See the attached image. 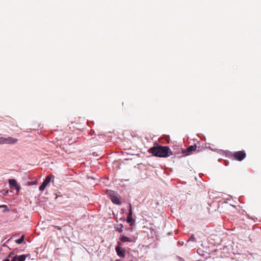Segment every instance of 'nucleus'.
I'll return each instance as SVG.
<instances>
[{
  "label": "nucleus",
  "instance_id": "1a4fd4ad",
  "mask_svg": "<svg viewBox=\"0 0 261 261\" xmlns=\"http://www.w3.org/2000/svg\"><path fill=\"white\" fill-rule=\"evenodd\" d=\"M27 255L23 254L21 255H15L14 256L11 261H24Z\"/></svg>",
  "mask_w": 261,
  "mask_h": 261
},
{
  "label": "nucleus",
  "instance_id": "4468645a",
  "mask_svg": "<svg viewBox=\"0 0 261 261\" xmlns=\"http://www.w3.org/2000/svg\"><path fill=\"white\" fill-rule=\"evenodd\" d=\"M0 207H4L3 212H6L9 211V210L7 208V206L5 205H1Z\"/></svg>",
  "mask_w": 261,
  "mask_h": 261
},
{
  "label": "nucleus",
  "instance_id": "7ed1b4c3",
  "mask_svg": "<svg viewBox=\"0 0 261 261\" xmlns=\"http://www.w3.org/2000/svg\"><path fill=\"white\" fill-rule=\"evenodd\" d=\"M246 154L244 150L236 151L233 153H231L230 155V158L233 160L238 161H242L246 158Z\"/></svg>",
  "mask_w": 261,
  "mask_h": 261
},
{
  "label": "nucleus",
  "instance_id": "39448f33",
  "mask_svg": "<svg viewBox=\"0 0 261 261\" xmlns=\"http://www.w3.org/2000/svg\"><path fill=\"white\" fill-rule=\"evenodd\" d=\"M53 175H49L46 177L42 185L39 187V190L41 191H43L48 184L50 182Z\"/></svg>",
  "mask_w": 261,
  "mask_h": 261
},
{
  "label": "nucleus",
  "instance_id": "9b49d317",
  "mask_svg": "<svg viewBox=\"0 0 261 261\" xmlns=\"http://www.w3.org/2000/svg\"><path fill=\"white\" fill-rule=\"evenodd\" d=\"M120 240L122 242H133V241H132L131 238H128V237H126V236H122L120 238Z\"/></svg>",
  "mask_w": 261,
  "mask_h": 261
},
{
  "label": "nucleus",
  "instance_id": "20e7f679",
  "mask_svg": "<svg viewBox=\"0 0 261 261\" xmlns=\"http://www.w3.org/2000/svg\"><path fill=\"white\" fill-rule=\"evenodd\" d=\"M18 141L16 138L8 137L7 138L0 137V144H14Z\"/></svg>",
  "mask_w": 261,
  "mask_h": 261
},
{
  "label": "nucleus",
  "instance_id": "2eb2a0df",
  "mask_svg": "<svg viewBox=\"0 0 261 261\" xmlns=\"http://www.w3.org/2000/svg\"><path fill=\"white\" fill-rule=\"evenodd\" d=\"M120 228H117V230L119 232H122L123 231V225L122 224H120Z\"/></svg>",
  "mask_w": 261,
  "mask_h": 261
},
{
  "label": "nucleus",
  "instance_id": "f3484780",
  "mask_svg": "<svg viewBox=\"0 0 261 261\" xmlns=\"http://www.w3.org/2000/svg\"><path fill=\"white\" fill-rule=\"evenodd\" d=\"M55 227L57 228L59 230H61V228L60 226H55Z\"/></svg>",
  "mask_w": 261,
  "mask_h": 261
},
{
  "label": "nucleus",
  "instance_id": "f03ea898",
  "mask_svg": "<svg viewBox=\"0 0 261 261\" xmlns=\"http://www.w3.org/2000/svg\"><path fill=\"white\" fill-rule=\"evenodd\" d=\"M107 194L114 204L118 205L121 204V197L117 193L112 190H108Z\"/></svg>",
  "mask_w": 261,
  "mask_h": 261
},
{
  "label": "nucleus",
  "instance_id": "a211bd4d",
  "mask_svg": "<svg viewBox=\"0 0 261 261\" xmlns=\"http://www.w3.org/2000/svg\"><path fill=\"white\" fill-rule=\"evenodd\" d=\"M87 176V178L89 179L90 178V177L89 176ZM90 178L92 179H94L95 178L94 177H93L92 176L90 177Z\"/></svg>",
  "mask_w": 261,
  "mask_h": 261
},
{
  "label": "nucleus",
  "instance_id": "6ab92c4d",
  "mask_svg": "<svg viewBox=\"0 0 261 261\" xmlns=\"http://www.w3.org/2000/svg\"><path fill=\"white\" fill-rule=\"evenodd\" d=\"M3 261H9V259L8 258H6V259L3 260Z\"/></svg>",
  "mask_w": 261,
  "mask_h": 261
},
{
  "label": "nucleus",
  "instance_id": "ddd939ff",
  "mask_svg": "<svg viewBox=\"0 0 261 261\" xmlns=\"http://www.w3.org/2000/svg\"><path fill=\"white\" fill-rule=\"evenodd\" d=\"M188 242L189 241H191V242H195L196 241V240H195V238L194 237V236L193 234H192L190 238H189V239L188 240Z\"/></svg>",
  "mask_w": 261,
  "mask_h": 261
},
{
  "label": "nucleus",
  "instance_id": "6e6552de",
  "mask_svg": "<svg viewBox=\"0 0 261 261\" xmlns=\"http://www.w3.org/2000/svg\"><path fill=\"white\" fill-rule=\"evenodd\" d=\"M116 251L117 255L121 257H124L125 256L124 250L121 248L119 245L115 248Z\"/></svg>",
  "mask_w": 261,
  "mask_h": 261
},
{
  "label": "nucleus",
  "instance_id": "f8f14e48",
  "mask_svg": "<svg viewBox=\"0 0 261 261\" xmlns=\"http://www.w3.org/2000/svg\"><path fill=\"white\" fill-rule=\"evenodd\" d=\"M24 236L23 235H22L20 239L16 240L15 241V242L16 243H17L18 244H20L24 241Z\"/></svg>",
  "mask_w": 261,
  "mask_h": 261
},
{
  "label": "nucleus",
  "instance_id": "9d476101",
  "mask_svg": "<svg viewBox=\"0 0 261 261\" xmlns=\"http://www.w3.org/2000/svg\"><path fill=\"white\" fill-rule=\"evenodd\" d=\"M197 148V146L196 145H191L190 146H189L184 151V152L186 153V152H188V153H190L191 152V151H194L196 150Z\"/></svg>",
  "mask_w": 261,
  "mask_h": 261
},
{
  "label": "nucleus",
  "instance_id": "0eeeda50",
  "mask_svg": "<svg viewBox=\"0 0 261 261\" xmlns=\"http://www.w3.org/2000/svg\"><path fill=\"white\" fill-rule=\"evenodd\" d=\"M10 187L14 188L17 192H19L20 187L18 185L17 181L14 179H10L8 180Z\"/></svg>",
  "mask_w": 261,
  "mask_h": 261
},
{
  "label": "nucleus",
  "instance_id": "423d86ee",
  "mask_svg": "<svg viewBox=\"0 0 261 261\" xmlns=\"http://www.w3.org/2000/svg\"><path fill=\"white\" fill-rule=\"evenodd\" d=\"M133 211L132 208V205L129 204V213L127 218V222L129 223L130 225H132L135 222V220L133 219Z\"/></svg>",
  "mask_w": 261,
  "mask_h": 261
},
{
  "label": "nucleus",
  "instance_id": "f257e3e1",
  "mask_svg": "<svg viewBox=\"0 0 261 261\" xmlns=\"http://www.w3.org/2000/svg\"><path fill=\"white\" fill-rule=\"evenodd\" d=\"M148 152L152 154L153 155L160 158H166L173 154L168 146H163L158 144L150 148Z\"/></svg>",
  "mask_w": 261,
  "mask_h": 261
},
{
  "label": "nucleus",
  "instance_id": "dca6fc26",
  "mask_svg": "<svg viewBox=\"0 0 261 261\" xmlns=\"http://www.w3.org/2000/svg\"><path fill=\"white\" fill-rule=\"evenodd\" d=\"M13 254H14V253H13V252L10 253L8 255L7 257H8V258L11 257Z\"/></svg>",
  "mask_w": 261,
  "mask_h": 261
}]
</instances>
